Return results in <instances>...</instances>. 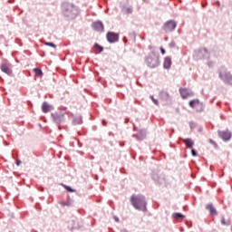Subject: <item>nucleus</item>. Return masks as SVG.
Segmentation results:
<instances>
[{
	"label": "nucleus",
	"mask_w": 232,
	"mask_h": 232,
	"mask_svg": "<svg viewBox=\"0 0 232 232\" xmlns=\"http://www.w3.org/2000/svg\"><path fill=\"white\" fill-rule=\"evenodd\" d=\"M130 204L139 211H146V198L142 195L133 194L130 197Z\"/></svg>",
	"instance_id": "1"
},
{
	"label": "nucleus",
	"mask_w": 232,
	"mask_h": 232,
	"mask_svg": "<svg viewBox=\"0 0 232 232\" xmlns=\"http://www.w3.org/2000/svg\"><path fill=\"white\" fill-rule=\"evenodd\" d=\"M147 64L150 66V68H157V66L160 64L159 56H157L155 53L149 54L147 57Z\"/></svg>",
	"instance_id": "2"
},
{
	"label": "nucleus",
	"mask_w": 232,
	"mask_h": 232,
	"mask_svg": "<svg viewBox=\"0 0 232 232\" xmlns=\"http://www.w3.org/2000/svg\"><path fill=\"white\" fill-rule=\"evenodd\" d=\"M219 77L222 79L225 82H228V84H232V75L230 72H226V70L221 69L219 71Z\"/></svg>",
	"instance_id": "3"
},
{
	"label": "nucleus",
	"mask_w": 232,
	"mask_h": 232,
	"mask_svg": "<svg viewBox=\"0 0 232 232\" xmlns=\"http://www.w3.org/2000/svg\"><path fill=\"white\" fill-rule=\"evenodd\" d=\"M175 28H177V24L173 21L167 22L163 26V30L167 33L173 32Z\"/></svg>",
	"instance_id": "4"
},
{
	"label": "nucleus",
	"mask_w": 232,
	"mask_h": 232,
	"mask_svg": "<svg viewBox=\"0 0 232 232\" xmlns=\"http://www.w3.org/2000/svg\"><path fill=\"white\" fill-rule=\"evenodd\" d=\"M107 40L109 43H117V41H119V34L115 33H108Z\"/></svg>",
	"instance_id": "5"
},
{
	"label": "nucleus",
	"mask_w": 232,
	"mask_h": 232,
	"mask_svg": "<svg viewBox=\"0 0 232 232\" xmlns=\"http://www.w3.org/2000/svg\"><path fill=\"white\" fill-rule=\"evenodd\" d=\"M1 70L2 72H4V73H6L7 75H12V69L7 63H3L1 65Z\"/></svg>",
	"instance_id": "6"
},
{
	"label": "nucleus",
	"mask_w": 232,
	"mask_h": 232,
	"mask_svg": "<svg viewBox=\"0 0 232 232\" xmlns=\"http://www.w3.org/2000/svg\"><path fill=\"white\" fill-rule=\"evenodd\" d=\"M92 26L97 32H102L104 30V24L102 22H94Z\"/></svg>",
	"instance_id": "7"
},
{
	"label": "nucleus",
	"mask_w": 232,
	"mask_h": 232,
	"mask_svg": "<svg viewBox=\"0 0 232 232\" xmlns=\"http://www.w3.org/2000/svg\"><path fill=\"white\" fill-rule=\"evenodd\" d=\"M188 104L190 108H200L202 106V103L200 102V101H198V99L190 101Z\"/></svg>",
	"instance_id": "8"
},
{
	"label": "nucleus",
	"mask_w": 232,
	"mask_h": 232,
	"mask_svg": "<svg viewBox=\"0 0 232 232\" xmlns=\"http://www.w3.org/2000/svg\"><path fill=\"white\" fill-rule=\"evenodd\" d=\"M184 144H186L187 148H189V150H193V146H195V142L193 140L188 138L183 140Z\"/></svg>",
	"instance_id": "9"
},
{
	"label": "nucleus",
	"mask_w": 232,
	"mask_h": 232,
	"mask_svg": "<svg viewBox=\"0 0 232 232\" xmlns=\"http://www.w3.org/2000/svg\"><path fill=\"white\" fill-rule=\"evenodd\" d=\"M219 135L223 140H229V139H231V132L229 131H222Z\"/></svg>",
	"instance_id": "10"
},
{
	"label": "nucleus",
	"mask_w": 232,
	"mask_h": 232,
	"mask_svg": "<svg viewBox=\"0 0 232 232\" xmlns=\"http://www.w3.org/2000/svg\"><path fill=\"white\" fill-rule=\"evenodd\" d=\"M42 111L44 113H48V111H52V106H50L46 102L42 104Z\"/></svg>",
	"instance_id": "11"
},
{
	"label": "nucleus",
	"mask_w": 232,
	"mask_h": 232,
	"mask_svg": "<svg viewBox=\"0 0 232 232\" xmlns=\"http://www.w3.org/2000/svg\"><path fill=\"white\" fill-rule=\"evenodd\" d=\"M179 92H180L182 99H188V97H189V95H190L189 90H188V89H179Z\"/></svg>",
	"instance_id": "12"
},
{
	"label": "nucleus",
	"mask_w": 232,
	"mask_h": 232,
	"mask_svg": "<svg viewBox=\"0 0 232 232\" xmlns=\"http://www.w3.org/2000/svg\"><path fill=\"white\" fill-rule=\"evenodd\" d=\"M206 209H208V211L212 217L217 215V209H215V207H213V204H208L206 206Z\"/></svg>",
	"instance_id": "13"
},
{
	"label": "nucleus",
	"mask_w": 232,
	"mask_h": 232,
	"mask_svg": "<svg viewBox=\"0 0 232 232\" xmlns=\"http://www.w3.org/2000/svg\"><path fill=\"white\" fill-rule=\"evenodd\" d=\"M163 66L166 68V70H169V68H171V58L166 57L163 63Z\"/></svg>",
	"instance_id": "14"
},
{
	"label": "nucleus",
	"mask_w": 232,
	"mask_h": 232,
	"mask_svg": "<svg viewBox=\"0 0 232 232\" xmlns=\"http://www.w3.org/2000/svg\"><path fill=\"white\" fill-rule=\"evenodd\" d=\"M160 97L162 101H168V99H169V93L166 91H161L160 92Z\"/></svg>",
	"instance_id": "15"
},
{
	"label": "nucleus",
	"mask_w": 232,
	"mask_h": 232,
	"mask_svg": "<svg viewBox=\"0 0 232 232\" xmlns=\"http://www.w3.org/2000/svg\"><path fill=\"white\" fill-rule=\"evenodd\" d=\"M54 121L59 124L63 121H64V114H60V115H56L54 116Z\"/></svg>",
	"instance_id": "16"
},
{
	"label": "nucleus",
	"mask_w": 232,
	"mask_h": 232,
	"mask_svg": "<svg viewBox=\"0 0 232 232\" xmlns=\"http://www.w3.org/2000/svg\"><path fill=\"white\" fill-rule=\"evenodd\" d=\"M173 218L176 220H182V218H186V216L182 215L181 213H174L172 214Z\"/></svg>",
	"instance_id": "17"
},
{
	"label": "nucleus",
	"mask_w": 232,
	"mask_h": 232,
	"mask_svg": "<svg viewBox=\"0 0 232 232\" xmlns=\"http://www.w3.org/2000/svg\"><path fill=\"white\" fill-rule=\"evenodd\" d=\"M34 72L36 75V77H43V71L39 68H34Z\"/></svg>",
	"instance_id": "18"
},
{
	"label": "nucleus",
	"mask_w": 232,
	"mask_h": 232,
	"mask_svg": "<svg viewBox=\"0 0 232 232\" xmlns=\"http://www.w3.org/2000/svg\"><path fill=\"white\" fill-rule=\"evenodd\" d=\"M63 8H68L69 12H73V10H75V6L70 5L68 4H64Z\"/></svg>",
	"instance_id": "19"
},
{
	"label": "nucleus",
	"mask_w": 232,
	"mask_h": 232,
	"mask_svg": "<svg viewBox=\"0 0 232 232\" xmlns=\"http://www.w3.org/2000/svg\"><path fill=\"white\" fill-rule=\"evenodd\" d=\"M45 46H51L52 48H57V45H55L53 43H45Z\"/></svg>",
	"instance_id": "20"
},
{
	"label": "nucleus",
	"mask_w": 232,
	"mask_h": 232,
	"mask_svg": "<svg viewBox=\"0 0 232 232\" xmlns=\"http://www.w3.org/2000/svg\"><path fill=\"white\" fill-rule=\"evenodd\" d=\"M63 187L67 189V191H69V193H73V189L72 188H70L69 186L66 185H63Z\"/></svg>",
	"instance_id": "21"
},
{
	"label": "nucleus",
	"mask_w": 232,
	"mask_h": 232,
	"mask_svg": "<svg viewBox=\"0 0 232 232\" xmlns=\"http://www.w3.org/2000/svg\"><path fill=\"white\" fill-rule=\"evenodd\" d=\"M221 224H222L223 226H228L229 221L226 222V218H221Z\"/></svg>",
	"instance_id": "22"
},
{
	"label": "nucleus",
	"mask_w": 232,
	"mask_h": 232,
	"mask_svg": "<svg viewBox=\"0 0 232 232\" xmlns=\"http://www.w3.org/2000/svg\"><path fill=\"white\" fill-rule=\"evenodd\" d=\"M133 13V8L132 7H127L126 8V14H132Z\"/></svg>",
	"instance_id": "23"
},
{
	"label": "nucleus",
	"mask_w": 232,
	"mask_h": 232,
	"mask_svg": "<svg viewBox=\"0 0 232 232\" xmlns=\"http://www.w3.org/2000/svg\"><path fill=\"white\" fill-rule=\"evenodd\" d=\"M95 48H98L99 52H102L104 50V48H102V46L99 45L98 44H95Z\"/></svg>",
	"instance_id": "24"
},
{
	"label": "nucleus",
	"mask_w": 232,
	"mask_h": 232,
	"mask_svg": "<svg viewBox=\"0 0 232 232\" xmlns=\"http://www.w3.org/2000/svg\"><path fill=\"white\" fill-rule=\"evenodd\" d=\"M151 101L156 104V106H159V101H157L153 96H150Z\"/></svg>",
	"instance_id": "25"
},
{
	"label": "nucleus",
	"mask_w": 232,
	"mask_h": 232,
	"mask_svg": "<svg viewBox=\"0 0 232 232\" xmlns=\"http://www.w3.org/2000/svg\"><path fill=\"white\" fill-rule=\"evenodd\" d=\"M191 155L193 156V157H197V150H195L194 149H191Z\"/></svg>",
	"instance_id": "26"
},
{
	"label": "nucleus",
	"mask_w": 232,
	"mask_h": 232,
	"mask_svg": "<svg viewBox=\"0 0 232 232\" xmlns=\"http://www.w3.org/2000/svg\"><path fill=\"white\" fill-rule=\"evenodd\" d=\"M61 204V206H71V204H70V201H67V202H61L60 203Z\"/></svg>",
	"instance_id": "27"
},
{
	"label": "nucleus",
	"mask_w": 232,
	"mask_h": 232,
	"mask_svg": "<svg viewBox=\"0 0 232 232\" xmlns=\"http://www.w3.org/2000/svg\"><path fill=\"white\" fill-rule=\"evenodd\" d=\"M160 52L162 53V55H164V53H166V50H164V48L160 47Z\"/></svg>",
	"instance_id": "28"
},
{
	"label": "nucleus",
	"mask_w": 232,
	"mask_h": 232,
	"mask_svg": "<svg viewBox=\"0 0 232 232\" xmlns=\"http://www.w3.org/2000/svg\"><path fill=\"white\" fill-rule=\"evenodd\" d=\"M208 142H209L210 144H216L213 140H208Z\"/></svg>",
	"instance_id": "29"
},
{
	"label": "nucleus",
	"mask_w": 232,
	"mask_h": 232,
	"mask_svg": "<svg viewBox=\"0 0 232 232\" xmlns=\"http://www.w3.org/2000/svg\"><path fill=\"white\" fill-rule=\"evenodd\" d=\"M21 165V160H16V166H20Z\"/></svg>",
	"instance_id": "30"
},
{
	"label": "nucleus",
	"mask_w": 232,
	"mask_h": 232,
	"mask_svg": "<svg viewBox=\"0 0 232 232\" xmlns=\"http://www.w3.org/2000/svg\"><path fill=\"white\" fill-rule=\"evenodd\" d=\"M102 123H103V126H106V121H103Z\"/></svg>",
	"instance_id": "31"
},
{
	"label": "nucleus",
	"mask_w": 232,
	"mask_h": 232,
	"mask_svg": "<svg viewBox=\"0 0 232 232\" xmlns=\"http://www.w3.org/2000/svg\"><path fill=\"white\" fill-rule=\"evenodd\" d=\"M170 46L173 48V46H175V44H170Z\"/></svg>",
	"instance_id": "32"
},
{
	"label": "nucleus",
	"mask_w": 232,
	"mask_h": 232,
	"mask_svg": "<svg viewBox=\"0 0 232 232\" xmlns=\"http://www.w3.org/2000/svg\"><path fill=\"white\" fill-rule=\"evenodd\" d=\"M116 222H119V218H115Z\"/></svg>",
	"instance_id": "33"
}]
</instances>
